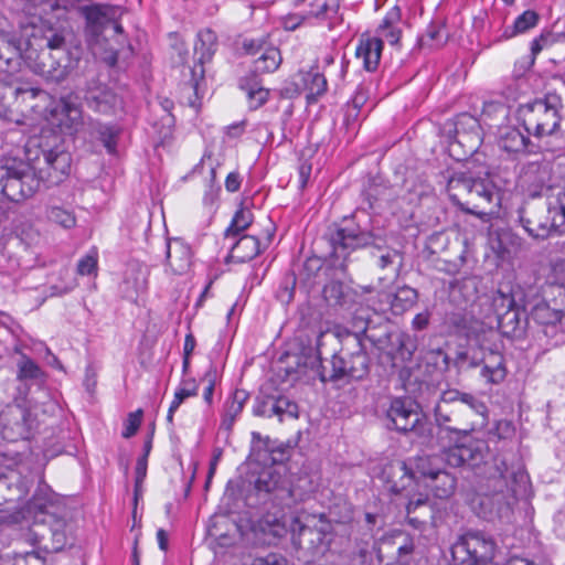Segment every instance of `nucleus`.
Instances as JSON below:
<instances>
[{"label": "nucleus", "instance_id": "f257e3e1", "mask_svg": "<svg viewBox=\"0 0 565 565\" xmlns=\"http://www.w3.org/2000/svg\"><path fill=\"white\" fill-rule=\"evenodd\" d=\"M26 161L7 159L0 166V194L12 202L32 196L42 183L57 185L70 173L71 154L49 137H32L25 145Z\"/></svg>", "mask_w": 565, "mask_h": 565}, {"label": "nucleus", "instance_id": "f03ea898", "mask_svg": "<svg viewBox=\"0 0 565 565\" xmlns=\"http://www.w3.org/2000/svg\"><path fill=\"white\" fill-rule=\"evenodd\" d=\"M332 256L342 259L341 268L345 269L350 253L362 247L373 246L377 250L376 266L381 270V281L394 280L398 277L403 266L402 254L394 248L383 247L384 237L380 233L362 231L360 228L334 227L327 234Z\"/></svg>", "mask_w": 565, "mask_h": 565}, {"label": "nucleus", "instance_id": "7ed1b4c3", "mask_svg": "<svg viewBox=\"0 0 565 565\" xmlns=\"http://www.w3.org/2000/svg\"><path fill=\"white\" fill-rule=\"evenodd\" d=\"M334 338L333 332H320L316 343L317 354L306 358L303 365L316 370L322 382L363 380L370 372V359L362 347L360 335L356 333H348L345 338L347 344H353V351L341 349L339 353L333 354L329 363L330 366L321 364V348L327 341L334 340Z\"/></svg>", "mask_w": 565, "mask_h": 565}, {"label": "nucleus", "instance_id": "20e7f679", "mask_svg": "<svg viewBox=\"0 0 565 565\" xmlns=\"http://www.w3.org/2000/svg\"><path fill=\"white\" fill-rule=\"evenodd\" d=\"M434 414L441 429L468 436L478 427L486 425L488 408L469 393L447 390L440 394Z\"/></svg>", "mask_w": 565, "mask_h": 565}, {"label": "nucleus", "instance_id": "39448f33", "mask_svg": "<svg viewBox=\"0 0 565 565\" xmlns=\"http://www.w3.org/2000/svg\"><path fill=\"white\" fill-rule=\"evenodd\" d=\"M488 446L484 441L475 440L468 444H457L445 448L438 455H418L409 460V467L415 481L427 483L440 472L444 463L452 468L477 469L483 462Z\"/></svg>", "mask_w": 565, "mask_h": 565}, {"label": "nucleus", "instance_id": "423d86ee", "mask_svg": "<svg viewBox=\"0 0 565 565\" xmlns=\"http://www.w3.org/2000/svg\"><path fill=\"white\" fill-rule=\"evenodd\" d=\"M447 192L462 211L479 216L493 213L500 204V194L494 184L471 172H455L448 180Z\"/></svg>", "mask_w": 565, "mask_h": 565}, {"label": "nucleus", "instance_id": "0eeeda50", "mask_svg": "<svg viewBox=\"0 0 565 565\" xmlns=\"http://www.w3.org/2000/svg\"><path fill=\"white\" fill-rule=\"evenodd\" d=\"M302 483L310 481L307 477L299 478L298 483L292 486L286 468L276 466L264 467L253 480L254 490L260 500L281 508H290L308 498L311 489Z\"/></svg>", "mask_w": 565, "mask_h": 565}, {"label": "nucleus", "instance_id": "6e6552de", "mask_svg": "<svg viewBox=\"0 0 565 565\" xmlns=\"http://www.w3.org/2000/svg\"><path fill=\"white\" fill-rule=\"evenodd\" d=\"M562 99L555 94L522 104L518 107V119L526 132L536 138L553 136L561 128Z\"/></svg>", "mask_w": 565, "mask_h": 565}, {"label": "nucleus", "instance_id": "1a4fd4ad", "mask_svg": "<svg viewBox=\"0 0 565 565\" xmlns=\"http://www.w3.org/2000/svg\"><path fill=\"white\" fill-rule=\"evenodd\" d=\"M31 545L46 553L62 551L71 539L67 514L55 511L35 513L34 521L24 535Z\"/></svg>", "mask_w": 565, "mask_h": 565}, {"label": "nucleus", "instance_id": "9d476101", "mask_svg": "<svg viewBox=\"0 0 565 565\" xmlns=\"http://www.w3.org/2000/svg\"><path fill=\"white\" fill-rule=\"evenodd\" d=\"M292 542L301 550L317 553L327 547L333 533V523L326 514H307L296 519L292 527Z\"/></svg>", "mask_w": 565, "mask_h": 565}, {"label": "nucleus", "instance_id": "9b49d317", "mask_svg": "<svg viewBox=\"0 0 565 565\" xmlns=\"http://www.w3.org/2000/svg\"><path fill=\"white\" fill-rule=\"evenodd\" d=\"M495 542L481 532H468L451 546L452 565H492Z\"/></svg>", "mask_w": 565, "mask_h": 565}, {"label": "nucleus", "instance_id": "f8f14e48", "mask_svg": "<svg viewBox=\"0 0 565 565\" xmlns=\"http://www.w3.org/2000/svg\"><path fill=\"white\" fill-rule=\"evenodd\" d=\"M449 151L457 160L475 154L482 143V130L479 120L469 114L456 117L452 129L448 130Z\"/></svg>", "mask_w": 565, "mask_h": 565}, {"label": "nucleus", "instance_id": "ddd939ff", "mask_svg": "<svg viewBox=\"0 0 565 565\" xmlns=\"http://www.w3.org/2000/svg\"><path fill=\"white\" fill-rule=\"evenodd\" d=\"M36 427L35 415L22 401L7 404L0 411V434L8 441L29 439Z\"/></svg>", "mask_w": 565, "mask_h": 565}, {"label": "nucleus", "instance_id": "4468645a", "mask_svg": "<svg viewBox=\"0 0 565 565\" xmlns=\"http://www.w3.org/2000/svg\"><path fill=\"white\" fill-rule=\"evenodd\" d=\"M518 213L523 228L534 238L544 239L552 233L562 234L564 232L550 205L526 202L519 209Z\"/></svg>", "mask_w": 565, "mask_h": 565}, {"label": "nucleus", "instance_id": "2eb2a0df", "mask_svg": "<svg viewBox=\"0 0 565 565\" xmlns=\"http://www.w3.org/2000/svg\"><path fill=\"white\" fill-rule=\"evenodd\" d=\"M25 62L34 73L54 82L63 81L70 70L68 54H57L43 47L26 50Z\"/></svg>", "mask_w": 565, "mask_h": 565}, {"label": "nucleus", "instance_id": "dca6fc26", "mask_svg": "<svg viewBox=\"0 0 565 565\" xmlns=\"http://www.w3.org/2000/svg\"><path fill=\"white\" fill-rule=\"evenodd\" d=\"M387 427L398 433L417 431L423 425L419 405L411 397H394L386 409Z\"/></svg>", "mask_w": 565, "mask_h": 565}, {"label": "nucleus", "instance_id": "f3484780", "mask_svg": "<svg viewBox=\"0 0 565 565\" xmlns=\"http://www.w3.org/2000/svg\"><path fill=\"white\" fill-rule=\"evenodd\" d=\"M84 100L89 109L103 115H113L121 108V98L107 85L98 81L87 83Z\"/></svg>", "mask_w": 565, "mask_h": 565}, {"label": "nucleus", "instance_id": "a211bd4d", "mask_svg": "<svg viewBox=\"0 0 565 565\" xmlns=\"http://www.w3.org/2000/svg\"><path fill=\"white\" fill-rule=\"evenodd\" d=\"M217 47V36L211 29H204L198 33V41L194 45V55L196 64L190 68L191 79L190 83L195 94L199 90V81L204 78V67L206 62H210Z\"/></svg>", "mask_w": 565, "mask_h": 565}, {"label": "nucleus", "instance_id": "6ab92c4d", "mask_svg": "<svg viewBox=\"0 0 565 565\" xmlns=\"http://www.w3.org/2000/svg\"><path fill=\"white\" fill-rule=\"evenodd\" d=\"M483 324L493 328L497 326L501 333L510 338H520L523 335L526 324L527 317L525 312L515 305L505 313L500 316H484Z\"/></svg>", "mask_w": 565, "mask_h": 565}, {"label": "nucleus", "instance_id": "aec40b11", "mask_svg": "<svg viewBox=\"0 0 565 565\" xmlns=\"http://www.w3.org/2000/svg\"><path fill=\"white\" fill-rule=\"evenodd\" d=\"M550 301L543 300L532 309V318L540 324L555 326L565 323V288L557 287Z\"/></svg>", "mask_w": 565, "mask_h": 565}, {"label": "nucleus", "instance_id": "412c9836", "mask_svg": "<svg viewBox=\"0 0 565 565\" xmlns=\"http://www.w3.org/2000/svg\"><path fill=\"white\" fill-rule=\"evenodd\" d=\"M8 94L14 98L17 108H20L22 111L30 110L34 114L42 113L50 98L45 90L29 85L9 86Z\"/></svg>", "mask_w": 565, "mask_h": 565}, {"label": "nucleus", "instance_id": "4be33fe9", "mask_svg": "<svg viewBox=\"0 0 565 565\" xmlns=\"http://www.w3.org/2000/svg\"><path fill=\"white\" fill-rule=\"evenodd\" d=\"M382 477L387 490L395 494L403 493L415 481L409 463L402 460H395L385 465L382 470Z\"/></svg>", "mask_w": 565, "mask_h": 565}, {"label": "nucleus", "instance_id": "5701e85b", "mask_svg": "<svg viewBox=\"0 0 565 565\" xmlns=\"http://www.w3.org/2000/svg\"><path fill=\"white\" fill-rule=\"evenodd\" d=\"M58 120V127L66 131H76L83 125V111L77 103V97L73 94L60 99L55 114Z\"/></svg>", "mask_w": 565, "mask_h": 565}, {"label": "nucleus", "instance_id": "b1692460", "mask_svg": "<svg viewBox=\"0 0 565 565\" xmlns=\"http://www.w3.org/2000/svg\"><path fill=\"white\" fill-rule=\"evenodd\" d=\"M481 364V375L492 384L501 383L507 376V367L503 355L494 350H482V358L477 361L475 358L469 363L470 366Z\"/></svg>", "mask_w": 565, "mask_h": 565}, {"label": "nucleus", "instance_id": "393cba45", "mask_svg": "<svg viewBox=\"0 0 565 565\" xmlns=\"http://www.w3.org/2000/svg\"><path fill=\"white\" fill-rule=\"evenodd\" d=\"M383 41L380 38H372L362 35L355 51L358 58L363 62V67L367 72H373L377 68L382 55Z\"/></svg>", "mask_w": 565, "mask_h": 565}, {"label": "nucleus", "instance_id": "a878e982", "mask_svg": "<svg viewBox=\"0 0 565 565\" xmlns=\"http://www.w3.org/2000/svg\"><path fill=\"white\" fill-rule=\"evenodd\" d=\"M167 262L172 273L182 275L191 265L190 247L178 238L168 241Z\"/></svg>", "mask_w": 565, "mask_h": 565}, {"label": "nucleus", "instance_id": "bb28decb", "mask_svg": "<svg viewBox=\"0 0 565 565\" xmlns=\"http://www.w3.org/2000/svg\"><path fill=\"white\" fill-rule=\"evenodd\" d=\"M494 472L490 473V479H493L494 491L503 492L504 489L510 491L513 495H516L518 489L514 486L509 484V478L513 479L514 483H525L527 481V476L523 471H513L509 475V469L504 460L494 459Z\"/></svg>", "mask_w": 565, "mask_h": 565}, {"label": "nucleus", "instance_id": "cd10ccee", "mask_svg": "<svg viewBox=\"0 0 565 565\" xmlns=\"http://www.w3.org/2000/svg\"><path fill=\"white\" fill-rule=\"evenodd\" d=\"M32 503L38 510L36 513L55 511L58 512V514H67L63 499L45 483L39 484L33 495Z\"/></svg>", "mask_w": 565, "mask_h": 565}, {"label": "nucleus", "instance_id": "c85d7f7f", "mask_svg": "<svg viewBox=\"0 0 565 565\" xmlns=\"http://www.w3.org/2000/svg\"><path fill=\"white\" fill-rule=\"evenodd\" d=\"M30 47L28 42L10 29L0 38V60H4L7 63L19 58L25 61V53Z\"/></svg>", "mask_w": 565, "mask_h": 565}, {"label": "nucleus", "instance_id": "c756f323", "mask_svg": "<svg viewBox=\"0 0 565 565\" xmlns=\"http://www.w3.org/2000/svg\"><path fill=\"white\" fill-rule=\"evenodd\" d=\"M383 551H396L399 564L405 565L406 557L414 551V543L403 534H397L381 541L377 550L380 561L383 558Z\"/></svg>", "mask_w": 565, "mask_h": 565}, {"label": "nucleus", "instance_id": "7c9ffc66", "mask_svg": "<svg viewBox=\"0 0 565 565\" xmlns=\"http://www.w3.org/2000/svg\"><path fill=\"white\" fill-rule=\"evenodd\" d=\"M499 147L508 153H524L530 145V139L514 127H505L499 137Z\"/></svg>", "mask_w": 565, "mask_h": 565}, {"label": "nucleus", "instance_id": "2f4dec72", "mask_svg": "<svg viewBox=\"0 0 565 565\" xmlns=\"http://www.w3.org/2000/svg\"><path fill=\"white\" fill-rule=\"evenodd\" d=\"M83 13L87 23L92 25L94 32L97 33L102 29L107 28V23L116 14V9L106 4H92L83 8Z\"/></svg>", "mask_w": 565, "mask_h": 565}, {"label": "nucleus", "instance_id": "473e14b6", "mask_svg": "<svg viewBox=\"0 0 565 565\" xmlns=\"http://www.w3.org/2000/svg\"><path fill=\"white\" fill-rule=\"evenodd\" d=\"M241 88L246 92L252 109L259 108L268 99L269 90L263 87L260 79L256 75L244 77L241 81Z\"/></svg>", "mask_w": 565, "mask_h": 565}, {"label": "nucleus", "instance_id": "72a5a7b5", "mask_svg": "<svg viewBox=\"0 0 565 565\" xmlns=\"http://www.w3.org/2000/svg\"><path fill=\"white\" fill-rule=\"evenodd\" d=\"M401 20V11L397 7L392 8L377 28L380 39H385L391 45L399 42L402 31L397 26Z\"/></svg>", "mask_w": 565, "mask_h": 565}, {"label": "nucleus", "instance_id": "f704fd0d", "mask_svg": "<svg viewBox=\"0 0 565 565\" xmlns=\"http://www.w3.org/2000/svg\"><path fill=\"white\" fill-rule=\"evenodd\" d=\"M248 398V393L244 390H236L232 397L225 404V411L221 426L231 430L236 417L242 413L245 402Z\"/></svg>", "mask_w": 565, "mask_h": 565}, {"label": "nucleus", "instance_id": "c9c22d12", "mask_svg": "<svg viewBox=\"0 0 565 565\" xmlns=\"http://www.w3.org/2000/svg\"><path fill=\"white\" fill-rule=\"evenodd\" d=\"M260 253V243L256 236L243 235L232 248V257L237 262L252 260Z\"/></svg>", "mask_w": 565, "mask_h": 565}, {"label": "nucleus", "instance_id": "e433bc0d", "mask_svg": "<svg viewBox=\"0 0 565 565\" xmlns=\"http://www.w3.org/2000/svg\"><path fill=\"white\" fill-rule=\"evenodd\" d=\"M281 63V55L277 47H265L260 55L254 61L253 74H265L276 71Z\"/></svg>", "mask_w": 565, "mask_h": 565}, {"label": "nucleus", "instance_id": "4c0bfd02", "mask_svg": "<svg viewBox=\"0 0 565 565\" xmlns=\"http://www.w3.org/2000/svg\"><path fill=\"white\" fill-rule=\"evenodd\" d=\"M425 486L431 489L435 497L445 499L454 493L456 489V478L443 467L440 472L436 473L434 479H430Z\"/></svg>", "mask_w": 565, "mask_h": 565}, {"label": "nucleus", "instance_id": "58836bf2", "mask_svg": "<svg viewBox=\"0 0 565 565\" xmlns=\"http://www.w3.org/2000/svg\"><path fill=\"white\" fill-rule=\"evenodd\" d=\"M418 299V292L416 289L402 286L396 289L392 296L391 309L395 315H402L415 306Z\"/></svg>", "mask_w": 565, "mask_h": 565}, {"label": "nucleus", "instance_id": "ea45409f", "mask_svg": "<svg viewBox=\"0 0 565 565\" xmlns=\"http://www.w3.org/2000/svg\"><path fill=\"white\" fill-rule=\"evenodd\" d=\"M70 33L60 28H47L43 31V49L52 50L57 54H67L66 40Z\"/></svg>", "mask_w": 565, "mask_h": 565}, {"label": "nucleus", "instance_id": "a19ab883", "mask_svg": "<svg viewBox=\"0 0 565 565\" xmlns=\"http://www.w3.org/2000/svg\"><path fill=\"white\" fill-rule=\"evenodd\" d=\"M305 87L308 90V100H316L327 90V79L317 70L311 68L303 76Z\"/></svg>", "mask_w": 565, "mask_h": 565}, {"label": "nucleus", "instance_id": "79ce46f5", "mask_svg": "<svg viewBox=\"0 0 565 565\" xmlns=\"http://www.w3.org/2000/svg\"><path fill=\"white\" fill-rule=\"evenodd\" d=\"M17 377L20 381H43L44 372L41 367L29 356L22 354L17 362Z\"/></svg>", "mask_w": 565, "mask_h": 565}, {"label": "nucleus", "instance_id": "37998d69", "mask_svg": "<svg viewBox=\"0 0 565 565\" xmlns=\"http://www.w3.org/2000/svg\"><path fill=\"white\" fill-rule=\"evenodd\" d=\"M515 305L516 302L511 290L504 291L502 288H499L491 296L489 302V310H491L492 313H487L486 316H500L501 313H505V311L510 310Z\"/></svg>", "mask_w": 565, "mask_h": 565}, {"label": "nucleus", "instance_id": "c03bdc74", "mask_svg": "<svg viewBox=\"0 0 565 565\" xmlns=\"http://www.w3.org/2000/svg\"><path fill=\"white\" fill-rule=\"evenodd\" d=\"M322 295L330 306H344L349 297V288L341 281H330L323 287Z\"/></svg>", "mask_w": 565, "mask_h": 565}, {"label": "nucleus", "instance_id": "a18cd8bd", "mask_svg": "<svg viewBox=\"0 0 565 565\" xmlns=\"http://www.w3.org/2000/svg\"><path fill=\"white\" fill-rule=\"evenodd\" d=\"M198 394V386L194 380H188L182 382V386L179 387L174 394V398L169 407L167 420L172 423L173 414L183 403V401L190 396Z\"/></svg>", "mask_w": 565, "mask_h": 565}, {"label": "nucleus", "instance_id": "49530a36", "mask_svg": "<svg viewBox=\"0 0 565 565\" xmlns=\"http://www.w3.org/2000/svg\"><path fill=\"white\" fill-rule=\"evenodd\" d=\"M93 134L104 145L108 153L116 152L117 138L119 134L118 129L114 126L97 124L94 127Z\"/></svg>", "mask_w": 565, "mask_h": 565}, {"label": "nucleus", "instance_id": "de8ad7c7", "mask_svg": "<svg viewBox=\"0 0 565 565\" xmlns=\"http://www.w3.org/2000/svg\"><path fill=\"white\" fill-rule=\"evenodd\" d=\"M46 216L50 222L68 230L76 225V217L71 210L62 206H50L46 210Z\"/></svg>", "mask_w": 565, "mask_h": 565}, {"label": "nucleus", "instance_id": "09e8293b", "mask_svg": "<svg viewBox=\"0 0 565 565\" xmlns=\"http://www.w3.org/2000/svg\"><path fill=\"white\" fill-rule=\"evenodd\" d=\"M309 7L307 15L310 18L328 17L335 13L339 8V0H303Z\"/></svg>", "mask_w": 565, "mask_h": 565}, {"label": "nucleus", "instance_id": "8fccbe9b", "mask_svg": "<svg viewBox=\"0 0 565 565\" xmlns=\"http://www.w3.org/2000/svg\"><path fill=\"white\" fill-rule=\"evenodd\" d=\"M539 19L540 17L535 11L526 10L515 19L512 31L508 33L509 30H505L504 35L507 38H511L515 34L524 33L527 30L534 28L537 24Z\"/></svg>", "mask_w": 565, "mask_h": 565}, {"label": "nucleus", "instance_id": "3c124183", "mask_svg": "<svg viewBox=\"0 0 565 565\" xmlns=\"http://www.w3.org/2000/svg\"><path fill=\"white\" fill-rule=\"evenodd\" d=\"M523 178L526 182H532L537 188H542L548 178L547 166L537 162L530 163L524 171Z\"/></svg>", "mask_w": 565, "mask_h": 565}, {"label": "nucleus", "instance_id": "603ef678", "mask_svg": "<svg viewBox=\"0 0 565 565\" xmlns=\"http://www.w3.org/2000/svg\"><path fill=\"white\" fill-rule=\"evenodd\" d=\"M253 222V214L247 209H239L232 221L231 226L226 230V236H235L246 230Z\"/></svg>", "mask_w": 565, "mask_h": 565}, {"label": "nucleus", "instance_id": "864d4df0", "mask_svg": "<svg viewBox=\"0 0 565 565\" xmlns=\"http://www.w3.org/2000/svg\"><path fill=\"white\" fill-rule=\"evenodd\" d=\"M275 416L278 417L280 423L286 418H297L298 405L286 396H278L276 397Z\"/></svg>", "mask_w": 565, "mask_h": 565}, {"label": "nucleus", "instance_id": "5fc2aeb1", "mask_svg": "<svg viewBox=\"0 0 565 565\" xmlns=\"http://www.w3.org/2000/svg\"><path fill=\"white\" fill-rule=\"evenodd\" d=\"M98 268V252L95 247H93L84 257H82L77 263V274L92 275L96 274Z\"/></svg>", "mask_w": 565, "mask_h": 565}, {"label": "nucleus", "instance_id": "6e6d98bb", "mask_svg": "<svg viewBox=\"0 0 565 565\" xmlns=\"http://www.w3.org/2000/svg\"><path fill=\"white\" fill-rule=\"evenodd\" d=\"M276 409V397L274 396H263L257 397L253 407V413L255 416L262 417H273L275 416Z\"/></svg>", "mask_w": 565, "mask_h": 565}, {"label": "nucleus", "instance_id": "4d7b16f0", "mask_svg": "<svg viewBox=\"0 0 565 565\" xmlns=\"http://www.w3.org/2000/svg\"><path fill=\"white\" fill-rule=\"evenodd\" d=\"M448 322L456 329L457 332H465L466 334H469L479 330L477 327H475L472 318L459 312L449 316Z\"/></svg>", "mask_w": 565, "mask_h": 565}, {"label": "nucleus", "instance_id": "13d9d810", "mask_svg": "<svg viewBox=\"0 0 565 565\" xmlns=\"http://www.w3.org/2000/svg\"><path fill=\"white\" fill-rule=\"evenodd\" d=\"M500 247L507 253L516 252L521 246V239L510 231H502L498 234Z\"/></svg>", "mask_w": 565, "mask_h": 565}, {"label": "nucleus", "instance_id": "bf43d9fd", "mask_svg": "<svg viewBox=\"0 0 565 565\" xmlns=\"http://www.w3.org/2000/svg\"><path fill=\"white\" fill-rule=\"evenodd\" d=\"M22 519V513L17 507H0V527L17 524Z\"/></svg>", "mask_w": 565, "mask_h": 565}, {"label": "nucleus", "instance_id": "052dcab7", "mask_svg": "<svg viewBox=\"0 0 565 565\" xmlns=\"http://www.w3.org/2000/svg\"><path fill=\"white\" fill-rule=\"evenodd\" d=\"M141 419H142V411L141 409H137L136 412L130 413L125 423V429L122 430V434H121L122 437L124 438L132 437L139 429Z\"/></svg>", "mask_w": 565, "mask_h": 565}, {"label": "nucleus", "instance_id": "680f3d73", "mask_svg": "<svg viewBox=\"0 0 565 565\" xmlns=\"http://www.w3.org/2000/svg\"><path fill=\"white\" fill-rule=\"evenodd\" d=\"M11 565H46L45 558L38 552H26L15 555Z\"/></svg>", "mask_w": 565, "mask_h": 565}, {"label": "nucleus", "instance_id": "e2e57ef3", "mask_svg": "<svg viewBox=\"0 0 565 565\" xmlns=\"http://www.w3.org/2000/svg\"><path fill=\"white\" fill-rule=\"evenodd\" d=\"M514 426L510 420L502 419L497 422L495 427L490 434L497 436L499 439H508L514 435Z\"/></svg>", "mask_w": 565, "mask_h": 565}, {"label": "nucleus", "instance_id": "0e129e2a", "mask_svg": "<svg viewBox=\"0 0 565 565\" xmlns=\"http://www.w3.org/2000/svg\"><path fill=\"white\" fill-rule=\"evenodd\" d=\"M322 268V259L317 256L308 257L302 264V274L307 279L315 277Z\"/></svg>", "mask_w": 565, "mask_h": 565}, {"label": "nucleus", "instance_id": "69168bd1", "mask_svg": "<svg viewBox=\"0 0 565 565\" xmlns=\"http://www.w3.org/2000/svg\"><path fill=\"white\" fill-rule=\"evenodd\" d=\"M550 207H552L559 224L565 225V190L557 194L555 203L551 204Z\"/></svg>", "mask_w": 565, "mask_h": 565}, {"label": "nucleus", "instance_id": "338daca9", "mask_svg": "<svg viewBox=\"0 0 565 565\" xmlns=\"http://www.w3.org/2000/svg\"><path fill=\"white\" fill-rule=\"evenodd\" d=\"M147 462L146 456H141L136 465V479H135V494L138 495L141 483L147 475Z\"/></svg>", "mask_w": 565, "mask_h": 565}, {"label": "nucleus", "instance_id": "774afa93", "mask_svg": "<svg viewBox=\"0 0 565 565\" xmlns=\"http://www.w3.org/2000/svg\"><path fill=\"white\" fill-rule=\"evenodd\" d=\"M252 565H286V559L278 554L270 553L265 557H257Z\"/></svg>", "mask_w": 565, "mask_h": 565}]
</instances>
